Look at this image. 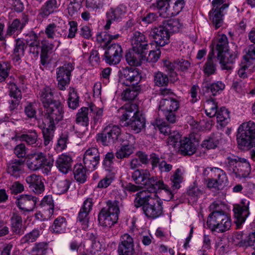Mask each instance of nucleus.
<instances>
[{
    "label": "nucleus",
    "instance_id": "nucleus-63",
    "mask_svg": "<svg viewBox=\"0 0 255 255\" xmlns=\"http://www.w3.org/2000/svg\"><path fill=\"white\" fill-rule=\"evenodd\" d=\"M187 193L188 200L192 202H196L198 198L202 194V191L197 187L189 189Z\"/></svg>",
    "mask_w": 255,
    "mask_h": 255
},
{
    "label": "nucleus",
    "instance_id": "nucleus-5",
    "mask_svg": "<svg viewBox=\"0 0 255 255\" xmlns=\"http://www.w3.org/2000/svg\"><path fill=\"white\" fill-rule=\"evenodd\" d=\"M207 224L212 231L223 233L229 230L232 225L231 218L224 212H212L209 215Z\"/></svg>",
    "mask_w": 255,
    "mask_h": 255
},
{
    "label": "nucleus",
    "instance_id": "nucleus-43",
    "mask_svg": "<svg viewBox=\"0 0 255 255\" xmlns=\"http://www.w3.org/2000/svg\"><path fill=\"white\" fill-rule=\"evenodd\" d=\"M45 33L49 39H54L62 36L59 27L54 23L48 24L45 29Z\"/></svg>",
    "mask_w": 255,
    "mask_h": 255
},
{
    "label": "nucleus",
    "instance_id": "nucleus-10",
    "mask_svg": "<svg viewBox=\"0 0 255 255\" xmlns=\"http://www.w3.org/2000/svg\"><path fill=\"white\" fill-rule=\"evenodd\" d=\"M132 178L135 183L144 186L146 191L150 192L154 190V183L157 179L156 177L151 176L147 170H136L132 174ZM144 191H145V190Z\"/></svg>",
    "mask_w": 255,
    "mask_h": 255
},
{
    "label": "nucleus",
    "instance_id": "nucleus-2",
    "mask_svg": "<svg viewBox=\"0 0 255 255\" xmlns=\"http://www.w3.org/2000/svg\"><path fill=\"white\" fill-rule=\"evenodd\" d=\"M119 112L122 114L120 118L121 124L130 126L135 133H139L144 127L145 120L137 111L135 104H127L120 109Z\"/></svg>",
    "mask_w": 255,
    "mask_h": 255
},
{
    "label": "nucleus",
    "instance_id": "nucleus-17",
    "mask_svg": "<svg viewBox=\"0 0 255 255\" xmlns=\"http://www.w3.org/2000/svg\"><path fill=\"white\" fill-rule=\"evenodd\" d=\"M127 12V7L123 4H120L115 8H110L106 13L107 23L105 25V29L108 30L113 21H120L125 17Z\"/></svg>",
    "mask_w": 255,
    "mask_h": 255
},
{
    "label": "nucleus",
    "instance_id": "nucleus-31",
    "mask_svg": "<svg viewBox=\"0 0 255 255\" xmlns=\"http://www.w3.org/2000/svg\"><path fill=\"white\" fill-rule=\"evenodd\" d=\"M39 98L45 108L52 104H54L55 102H58V101L53 100V92L48 86H46L40 90L39 93Z\"/></svg>",
    "mask_w": 255,
    "mask_h": 255
},
{
    "label": "nucleus",
    "instance_id": "nucleus-13",
    "mask_svg": "<svg viewBox=\"0 0 255 255\" xmlns=\"http://www.w3.org/2000/svg\"><path fill=\"white\" fill-rule=\"evenodd\" d=\"M122 136H124L125 140H123L121 146L116 152V156L118 159L128 157L134 150L135 142L134 137L129 133H126Z\"/></svg>",
    "mask_w": 255,
    "mask_h": 255
},
{
    "label": "nucleus",
    "instance_id": "nucleus-58",
    "mask_svg": "<svg viewBox=\"0 0 255 255\" xmlns=\"http://www.w3.org/2000/svg\"><path fill=\"white\" fill-rule=\"evenodd\" d=\"M90 212L80 209L78 213L77 220L82 226V228L86 229L88 227L89 214Z\"/></svg>",
    "mask_w": 255,
    "mask_h": 255
},
{
    "label": "nucleus",
    "instance_id": "nucleus-56",
    "mask_svg": "<svg viewBox=\"0 0 255 255\" xmlns=\"http://www.w3.org/2000/svg\"><path fill=\"white\" fill-rule=\"evenodd\" d=\"M116 174L109 172L105 177L99 182L97 187L99 188H106L108 187L114 181Z\"/></svg>",
    "mask_w": 255,
    "mask_h": 255
},
{
    "label": "nucleus",
    "instance_id": "nucleus-32",
    "mask_svg": "<svg viewBox=\"0 0 255 255\" xmlns=\"http://www.w3.org/2000/svg\"><path fill=\"white\" fill-rule=\"evenodd\" d=\"M54 48V43H51L48 40L44 39L41 41L40 59L41 62L44 65L47 62L48 54L52 52Z\"/></svg>",
    "mask_w": 255,
    "mask_h": 255
},
{
    "label": "nucleus",
    "instance_id": "nucleus-20",
    "mask_svg": "<svg viewBox=\"0 0 255 255\" xmlns=\"http://www.w3.org/2000/svg\"><path fill=\"white\" fill-rule=\"evenodd\" d=\"M37 202V198L30 195H21L15 201L19 209L25 214L33 211Z\"/></svg>",
    "mask_w": 255,
    "mask_h": 255
},
{
    "label": "nucleus",
    "instance_id": "nucleus-16",
    "mask_svg": "<svg viewBox=\"0 0 255 255\" xmlns=\"http://www.w3.org/2000/svg\"><path fill=\"white\" fill-rule=\"evenodd\" d=\"M130 43L133 51L137 53H144L148 49V44L147 37L139 31L132 33L130 37Z\"/></svg>",
    "mask_w": 255,
    "mask_h": 255
},
{
    "label": "nucleus",
    "instance_id": "nucleus-41",
    "mask_svg": "<svg viewBox=\"0 0 255 255\" xmlns=\"http://www.w3.org/2000/svg\"><path fill=\"white\" fill-rule=\"evenodd\" d=\"M89 109L87 107H82L79 109L76 115V123L83 126L87 127L89 122Z\"/></svg>",
    "mask_w": 255,
    "mask_h": 255
},
{
    "label": "nucleus",
    "instance_id": "nucleus-42",
    "mask_svg": "<svg viewBox=\"0 0 255 255\" xmlns=\"http://www.w3.org/2000/svg\"><path fill=\"white\" fill-rule=\"evenodd\" d=\"M183 26V23L180 19L174 18L168 20L164 27L168 31L174 33L179 32Z\"/></svg>",
    "mask_w": 255,
    "mask_h": 255
},
{
    "label": "nucleus",
    "instance_id": "nucleus-3",
    "mask_svg": "<svg viewBox=\"0 0 255 255\" xmlns=\"http://www.w3.org/2000/svg\"><path fill=\"white\" fill-rule=\"evenodd\" d=\"M237 140L241 149L253 147L251 156L255 160V123L251 121L242 123L238 128Z\"/></svg>",
    "mask_w": 255,
    "mask_h": 255
},
{
    "label": "nucleus",
    "instance_id": "nucleus-60",
    "mask_svg": "<svg viewBox=\"0 0 255 255\" xmlns=\"http://www.w3.org/2000/svg\"><path fill=\"white\" fill-rule=\"evenodd\" d=\"M68 140V135L67 133H63L60 135L56 147L58 152L62 151L66 148Z\"/></svg>",
    "mask_w": 255,
    "mask_h": 255
},
{
    "label": "nucleus",
    "instance_id": "nucleus-14",
    "mask_svg": "<svg viewBox=\"0 0 255 255\" xmlns=\"http://www.w3.org/2000/svg\"><path fill=\"white\" fill-rule=\"evenodd\" d=\"M140 79L141 75L137 68L127 67L122 71L120 83L127 86H136Z\"/></svg>",
    "mask_w": 255,
    "mask_h": 255
},
{
    "label": "nucleus",
    "instance_id": "nucleus-25",
    "mask_svg": "<svg viewBox=\"0 0 255 255\" xmlns=\"http://www.w3.org/2000/svg\"><path fill=\"white\" fill-rule=\"evenodd\" d=\"M25 180L35 194H40L44 191L45 187L42 176L33 174L27 176Z\"/></svg>",
    "mask_w": 255,
    "mask_h": 255
},
{
    "label": "nucleus",
    "instance_id": "nucleus-38",
    "mask_svg": "<svg viewBox=\"0 0 255 255\" xmlns=\"http://www.w3.org/2000/svg\"><path fill=\"white\" fill-rule=\"evenodd\" d=\"M86 168L82 164H77L74 169V175L75 179L80 183H84L87 179Z\"/></svg>",
    "mask_w": 255,
    "mask_h": 255
},
{
    "label": "nucleus",
    "instance_id": "nucleus-4",
    "mask_svg": "<svg viewBox=\"0 0 255 255\" xmlns=\"http://www.w3.org/2000/svg\"><path fill=\"white\" fill-rule=\"evenodd\" d=\"M119 203L116 200H109L107 202V206L99 212V223L104 229H109L117 222L120 213Z\"/></svg>",
    "mask_w": 255,
    "mask_h": 255
},
{
    "label": "nucleus",
    "instance_id": "nucleus-28",
    "mask_svg": "<svg viewBox=\"0 0 255 255\" xmlns=\"http://www.w3.org/2000/svg\"><path fill=\"white\" fill-rule=\"evenodd\" d=\"M179 151L182 155H192L196 150V146L193 139L190 137H184L180 140Z\"/></svg>",
    "mask_w": 255,
    "mask_h": 255
},
{
    "label": "nucleus",
    "instance_id": "nucleus-35",
    "mask_svg": "<svg viewBox=\"0 0 255 255\" xmlns=\"http://www.w3.org/2000/svg\"><path fill=\"white\" fill-rule=\"evenodd\" d=\"M210 170L211 177L214 178L221 188L227 184L228 180L225 172L223 170L214 167L211 168Z\"/></svg>",
    "mask_w": 255,
    "mask_h": 255
},
{
    "label": "nucleus",
    "instance_id": "nucleus-1",
    "mask_svg": "<svg viewBox=\"0 0 255 255\" xmlns=\"http://www.w3.org/2000/svg\"><path fill=\"white\" fill-rule=\"evenodd\" d=\"M134 204L136 207H142L143 213L148 218H157L163 213V202L156 193L147 191L137 192Z\"/></svg>",
    "mask_w": 255,
    "mask_h": 255
},
{
    "label": "nucleus",
    "instance_id": "nucleus-30",
    "mask_svg": "<svg viewBox=\"0 0 255 255\" xmlns=\"http://www.w3.org/2000/svg\"><path fill=\"white\" fill-rule=\"evenodd\" d=\"M248 204L249 203H248L247 205H236L234 206L233 211L238 224L243 223L249 216Z\"/></svg>",
    "mask_w": 255,
    "mask_h": 255
},
{
    "label": "nucleus",
    "instance_id": "nucleus-64",
    "mask_svg": "<svg viewBox=\"0 0 255 255\" xmlns=\"http://www.w3.org/2000/svg\"><path fill=\"white\" fill-rule=\"evenodd\" d=\"M212 3L213 10L215 11L223 12L229 6V4L226 2V0H213Z\"/></svg>",
    "mask_w": 255,
    "mask_h": 255
},
{
    "label": "nucleus",
    "instance_id": "nucleus-61",
    "mask_svg": "<svg viewBox=\"0 0 255 255\" xmlns=\"http://www.w3.org/2000/svg\"><path fill=\"white\" fill-rule=\"evenodd\" d=\"M225 87V84L221 81H217L211 84L208 87L212 95L215 96L220 93Z\"/></svg>",
    "mask_w": 255,
    "mask_h": 255
},
{
    "label": "nucleus",
    "instance_id": "nucleus-53",
    "mask_svg": "<svg viewBox=\"0 0 255 255\" xmlns=\"http://www.w3.org/2000/svg\"><path fill=\"white\" fill-rule=\"evenodd\" d=\"M120 37L119 34L112 35L106 32H101L97 34V40L100 42H104L107 46L113 40L117 39Z\"/></svg>",
    "mask_w": 255,
    "mask_h": 255
},
{
    "label": "nucleus",
    "instance_id": "nucleus-21",
    "mask_svg": "<svg viewBox=\"0 0 255 255\" xmlns=\"http://www.w3.org/2000/svg\"><path fill=\"white\" fill-rule=\"evenodd\" d=\"M238 52L229 50L225 52L217 54V59L223 70H230L232 66L231 64L233 63L237 58Z\"/></svg>",
    "mask_w": 255,
    "mask_h": 255
},
{
    "label": "nucleus",
    "instance_id": "nucleus-27",
    "mask_svg": "<svg viewBox=\"0 0 255 255\" xmlns=\"http://www.w3.org/2000/svg\"><path fill=\"white\" fill-rule=\"evenodd\" d=\"M228 40L225 34L219 35L212 41L211 48L212 52L217 51V54L225 52L228 50Z\"/></svg>",
    "mask_w": 255,
    "mask_h": 255
},
{
    "label": "nucleus",
    "instance_id": "nucleus-50",
    "mask_svg": "<svg viewBox=\"0 0 255 255\" xmlns=\"http://www.w3.org/2000/svg\"><path fill=\"white\" fill-rule=\"evenodd\" d=\"M219 144V139L215 134H212L205 138L202 142L203 148L211 149L215 148Z\"/></svg>",
    "mask_w": 255,
    "mask_h": 255
},
{
    "label": "nucleus",
    "instance_id": "nucleus-29",
    "mask_svg": "<svg viewBox=\"0 0 255 255\" xmlns=\"http://www.w3.org/2000/svg\"><path fill=\"white\" fill-rule=\"evenodd\" d=\"M25 41L29 47V52L37 56L40 45L38 35L31 32L25 36Z\"/></svg>",
    "mask_w": 255,
    "mask_h": 255
},
{
    "label": "nucleus",
    "instance_id": "nucleus-19",
    "mask_svg": "<svg viewBox=\"0 0 255 255\" xmlns=\"http://www.w3.org/2000/svg\"><path fill=\"white\" fill-rule=\"evenodd\" d=\"M123 50L121 46L118 43H113L108 46L105 52V60L110 65L118 64L122 56Z\"/></svg>",
    "mask_w": 255,
    "mask_h": 255
},
{
    "label": "nucleus",
    "instance_id": "nucleus-40",
    "mask_svg": "<svg viewBox=\"0 0 255 255\" xmlns=\"http://www.w3.org/2000/svg\"><path fill=\"white\" fill-rule=\"evenodd\" d=\"M143 54L128 52L126 55V61L130 66H139L141 65V60L143 59Z\"/></svg>",
    "mask_w": 255,
    "mask_h": 255
},
{
    "label": "nucleus",
    "instance_id": "nucleus-12",
    "mask_svg": "<svg viewBox=\"0 0 255 255\" xmlns=\"http://www.w3.org/2000/svg\"><path fill=\"white\" fill-rule=\"evenodd\" d=\"M46 109V122L47 125L55 126L63 118V109L60 102H55Z\"/></svg>",
    "mask_w": 255,
    "mask_h": 255
},
{
    "label": "nucleus",
    "instance_id": "nucleus-9",
    "mask_svg": "<svg viewBox=\"0 0 255 255\" xmlns=\"http://www.w3.org/2000/svg\"><path fill=\"white\" fill-rule=\"evenodd\" d=\"M27 158V166L32 171L45 167L50 168L53 164V161L47 159L45 154L41 152L28 154Z\"/></svg>",
    "mask_w": 255,
    "mask_h": 255
},
{
    "label": "nucleus",
    "instance_id": "nucleus-47",
    "mask_svg": "<svg viewBox=\"0 0 255 255\" xmlns=\"http://www.w3.org/2000/svg\"><path fill=\"white\" fill-rule=\"evenodd\" d=\"M47 128H44L42 130L44 144L45 146H47L51 142H52L55 130V126L50 125H47Z\"/></svg>",
    "mask_w": 255,
    "mask_h": 255
},
{
    "label": "nucleus",
    "instance_id": "nucleus-18",
    "mask_svg": "<svg viewBox=\"0 0 255 255\" xmlns=\"http://www.w3.org/2000/svg\"><path fill=\"white\" fill-rule=\"evenodd\" d=\"M73 70V66L71 63L64 64L63 66L57 69V80L58 87L61 90L66 89L70 82L71 72Z\"/></svg>",
    "mask_w": 255,
    "mask_h": 255
},
{
    "label": "nucleus",
    "instance_id": "nucleus-45",
    "mask_svg": "<svg viewBox=\"0 0 255 255\" xmlns=\"http://www.w3.org/2000/svg\"><path fill=\"white\" fill-rule=\"evenodd\" d=\"M217 103L213 99H209L206 101L204 108L206 115L210 118L216 116L217 110Z\"/></svg>",
    "mask_w": 255,
    "mask_h": 255
},
{
    "label": "nucleus",
    "instance_id": "nucleus-11",
    "mask_svg": "<svg viewBox=\"0 0 255 255\" xmlns=\"http://www.w3.org/2000/svg\"><path fill=\"white\" fill-rule=\"evenodd\" d=\"M121 135V130L118 126L111 125L106 127L102 133L98 134L97 140L104 145L114 143Z\"/></svg>",
    "mask_w": 255,
    "mask_h": 255
},
{
    "label": "nucleus",
    "instance_id": "nucleus-62",
    "mask_svg": "<svg viewBox=\"0 0 255 255\" xmlns=\"http://www.w3.org/2000/svg\"><path fill=\"white\" fill-rule=\"evenodd\" d=\"M232 88L237 93L242 95H245V93H247L246 83L242 80L234 81Z\"/></svg>",
    "mask_w": 255,
    "mask_h": 255
},
{
    "label": "nucleus",
    "instance_id": "nucleus-8",
    "mask_svg": "<svg viewBox=\"0 0 255 255\" xmlns=\"http://www.w3.org/2000/svg\"><path fill=\"white\" fill-rule=\"evenodd\" d=\"M179 108V101L171 97L162 99L158 105L159 110L163 112L166 120L170 123H174L176 122L175 112Z\"/></svg>",
    "mask_w": 255,
    "mask_h": 255
},
{
    "label": "nucleus",
    "instance_id": "nucleus-23",
    "mask_svg": "<svg viewBox=\"0 0 255 255\" xmlns=\"http://www.w3.org/2000/svg\"><path fill=\"white\" fill-rule=\"evenodd\" d=\"M6 171L11 176L17 178L24 172V162L21 159H12L6 165Z\"/></svg>",
    "mask_w": 255,
    "mask_h": 255
},
{
    "label": "nucleus",
    "instance_id": "nucleus-46",
    "mask_svg": "<svg viewBox=\"0 0 255 255\" xmlns=\"http://www.w3.org/2000/svg\"><path fill=\"white\" fill-rule=\"evenodd\" d=\"M25 45L21 40H17L13 52V60L18 62L24 54Z\"/></svg>",
    "mask_w": 255,
    "mask_h": 255
},
{
    "label": "nucleus",
    "instance_id": "nucleus-49",
    "mask_svg": "<svg viewBox=\"0 0 255 255\" xmlns=\"http://www.w3.org/2000/svg\"><path fill=\"white\" fill-rule=\"evenodd\" d=\"M23 27L24 25L20 22V20L18 19H15L8 26L6 34L8 35H17L21 32Z\"/></svg>",
    "mask_w": 255,
    "mask_h": 255
},
{
    "label": "nucleus",
    "instance_id": "nucleus-48",
    "mask_svg": "<svg viewBox=\"0 0 255 255\" xmlns=\"http://www.w3.org/2000/svg\"><path fill=\"white\" fill-rule=\"evenodd\" d=\"M154 187L155 189L154 190H151V193H156L157 194V190L159 189H162L165 191L166 193L168 195V197L167 198V200H170L173 198V194L171 191L169 187L166 184H165L163 181L162 180H157L156 179Z\"/></svg>",
    "mask_w": 255,
    "mask_h": 255
},
{
    "label": "nucleus",
    "instance_id": "nucleus-55",
    "mask_svg": "<svg viewBox=\"0 0 255 255\" xmlns=\"http://www.w3.org/2000/svg\"><path fill=\"white\" fill-rule=\"evenodd\" d=\"M40 235V230L36 229L33 230L30 233L26 234L21 239L23 243H32L35 242Z\"/></svg>",
    "mask_w": 255,
    "mask_h": 255
},
{
    "label": "nucleus",
    "instance_id": "nucleus-37",
    "mask_svg": "<svg viewBox=\"0 0 255 255\" xmlns=\"http://www.w3.org/2000/svg\"><path fill=\"white\" fill-rule=\"evenodd\" d=\"M230 112L225 107H221L216 114L217 121L222 127L226 126L230 121Z\"/></svg>",
    "mask_w": 255,
    "mask_h": 255
},
{
    "label": "nucleus",
    "instance_id": "nucleus-54",
    "mask_svg": "<svg viewBox=\"0 0 255 255\" xmlns=\"http://www.w3.org/2000/svg\"><path fill=\"white\" fill-rule=\"evenodd\" d=\"M68 104L70 108L74 110L79 106V97L74 89H70L68 99Z\"/></svg>",
    "mask_w": 255,
    "mask_h": 255
},
{
    "label": "nucleus",
    "instance_id": "nucleus-22",
    "mask_svg": "<svg viewBox=\"0 0 255 255\" xmlns=\"http://www.w3.org/2000/svg\"><path fill=\"white\" fill-rule=\"evenodd\" d=\"M151 35L155 42L160 46H164L169 42V32L164 26H159L153 29Z\"/></svg>",
    "mask_w": 255,
    "mask_h": 255
},
{
    "label": "nucleus",
    "instance_id": "nucleus-44",
    "mask_svg": "<svg viewBox=\"0 0 255 255\" xmlns=\"http://www.w3.org/2000/svg\"><path fill=\"white\" fill-rule=\"evenodd\" d=\"M140 90L139 86H130L124 90L122 93V99L125 101L133 100L138 94Z\"/></svg>",
    "mask_w": 255,
    "mask_h": 255
},
{
    "label": "nucleus",
    "instance_id": "nucleus-36",
    "mask_svg": "<svg viewBox=\"0 0 255 255\" xmlns=\"http://www.w3.org/2000/svg\"><path fill=\"white\" fill-rule=\"evenodd\" d=\"M57 8L56 0H48L41 8L39 15L42 17H46L56 11Z\"/></svg>",
    "mask_w": 255,
    "mask_h": 255
},
{
    "label": "nucleus",
    "instance_id": "nucleus-52",
    "mask_svg": "<svg viewBox=\"0 0 255 255\" xmlns=\"http://www.w3.org/2000/svg\"><path fill=\"white\" fill-rule=\"evenodd\" d=\"M153 81L155 85L158 87L165 86L168 83V77L163 73L157 71L154 74Z\"/></svg>",
    "mask_w": 255,
    "mask_h": 255
},
{
    "label": "nucleus",
    "instance_id": "nucleus-34",
    "mask_svg": "<svg viewBox=\"0 0 255 255\" xmlns=\"http://www.w3.org/2000/svg\"><path fill=\"white\" fill-rule=\"evenodd\" d=\"M115 154L113 152H109L106 154L103 162L104 168L109 173L117 174L118 169L114 166V160Z\"/></svg>",
    "mask_w": 255,
    "mask_h": 255
},
{
    "label": "nucleus",
    "instance_id": "nucleus-59",
    "mask_svg": "<svg viewBox=\"0 0 255 255\" xmlns=\"http://www.w3.org/2000/svg\"><path fill=\"white\" fill-rule=\"evenodd\" d=\"M183 179L182 173L180 169H177L171 178L173 183V188L177 189L180 188V184Z\"/></svg>",
    "mask_w": 255,
    "mask_h": 255
},
{
    "label": "nucleus",
    "instance_id": "nucleus-26",
    "mask_svg": "<svg viewBox=\"0 0 255 255\" xmlns=\"http://www.w3.org/2000/svg\"><path fill=\"white\" fill-rule=\"evenodd\" d=\"M72 163V158L71 155L64 153L59 155L55 165L60 172L66 174L71 169Z\"/></svg>",
    "mask_w": 255,
    "mask_h": 255
},
{
    "label": "nucleus",
    "instance_id": "nucleus-7",
    "mask_svg": "<svg viewBox=\"0 0 255 255\" xmlns=\"http://www.w3.org/2000/svg\"><path fill=\"white\" fill-rule=\"evenodd\" d=\"M226 163L227 169L231 173L234 174L236 177L245 178L250 173V164L244 158L233 155L227 157Z\"/></svg>",
    "mask_w": 255,
    "mask_h": 255
},
{
    "label": "nucleus",
    "instance_id": "nucleus-24",
    "mask_svg": "<svg viewBox=\"0 0 255 255\" xmlns=\"http://www.w3.org/2000/svg\"><path fill=\"white\" fill-rule=\"evenodd\" d=\"M10 229L13 234L17 235H22L25 231L22 219L17 211L12 213L10 218Z\"/></svg>",
    "mask_w": 255,
    "mask_h": 255
},
{
    "label": "nucleus",
    "instance_id": "nucleus-15",
    "mask_svg": "<svg viewBox=\"0 0 255 255\" xmlns=\"http://www.w3.org/2000/svg\"><path fill=\"white\" fill-rule=\"evenodd\" d=\"M83 163L87 170L92 171L95 170L99 163L100 153L97 147L88 148L83 156Z\"/></svg>",
    "mask_w": 255,
    "mask_h": 255
},
{
    "label": "nucleus",
    "instance_id": "nucleus-6",
    "mask_svg": "<svg viewBox=\"0 0 255 255\" xmlns=\"http://www.w3.org/2000/svg\"><path fill=\"white\" fill-rule=\"evenodd\" d=\"M184 5L183 0H156L152 6L156 7L159 15L163 17H171L178 14Z\"/></svg>",
    "mask_w": 255,
    "mask_h": 255
},
{
    "label": "nucleus",
    "instance_id": "nucleus-33",
    "mask_svg": "<svg viewBox=\"0 0 255 255\" xmlns=\"http://www.w3.org/2000/svg\"><path fill=\"white\" fill-rule=\"evenodd\" d=\"M67 227V221L65 218L61 216L57 217L50 226V232L55 234H62L65 232Z\"/></svg>",
    "mask_w": 255,
    "mask_h": 255
},
{
    "label": "nucleus",
    "instance_id": "nucleus-57",
    "mask_svg": "<svg viewBox=\"0 0 255 255\" xmlns=\"http://www.w3.org/2000/svg\"><path fill=\"white\" fill-rule=\"evenodd\" d=\"M8 89L9 96L11 98L22 99L21 92L14 83L9 82Z\"/></svg>",
    "mask_w": 255,
    "mask_h": 255
},
{
    "label": "nucleus",
    "instance_id": "nucleus-51",
    "mask_svg": "<svg viewBox=\"0 0 255 255\" xmlns=\"http://www.w3.org/2000/svg\"><path fill=\"white\" fill-rule=\"evenodd\" d=\"M70 185V182L68 179H64L59 180L54 187V191L57 194H63L68 191Z\"/></svg>",
    "mask_w": 255,
    "mask_h": 255
},
{
    "label": "nucleus",
    "instance_id": "nucleus-39",
    "mask_svg": "<svg viewBox=\"0 0 255 255\" xmlns=\"http://www.w3.org/2000/svg\"><path fill=\"white\" fill-rule=\"evenodd\" d=\"M38 134L35 130H28L26 133L22 134L21 135H16L17 139L25 141L29 145H33L35 144L38 138Z\"/></svg>",
    "mask_w": 255,
    "mask_h": 255
}]
</instances>
